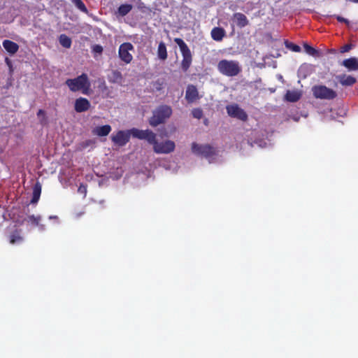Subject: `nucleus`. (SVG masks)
Listing matches in <instances>:
<instances>
[{
  "mask_svg": "<svg viewBox=\"0 0 358 358\" xmlns=\"http://www.w3.org/2000/svg\"><path fill=\"white\" fill-rule=\"evenodd\" d=\"M217 69L221 74L233 77L241 71V66L238 61L222 59L217 64Z\"/></svg>",
  "mask_w": 358,
  "mask_h": 358,
  "instance_id": "1",
  "label": "nucleus"
},
{
  "mask_svg": "<svg viewBox=\"0 0 358 358\" xmlns=\"http://www.w3.org/2000/svg\"><path fill=\"white\" fill-rule=\"evenodd\" d=\"M66 84L72 92L81 90L83 94H87L90 87L88 77L85 73L74 79H68Z\"/></svg>",
  "mask_w": 358,
  "mask_h": 358,
  "instance_id": "2",
  "label": "nucleus"
},
{
  "mask_svg": "<svg viewBox=\"0 0 358 358\" xmlns=\"http://www.w3.org/2000/svg\"><path fill=\"white\" fill-rule=\"evenodd\" d=\"M172 114V109L166 105L160 106L153 111L152 116L150 119V124L156 127L163 123Z\"/></svg>",
  "mask_w": 358,
  "mask_h": 358,
  "instance_id": "3",
  "label": "nucleus"
},
{
  "mask_svg": "<svg viewBox=\"0 0 358 358\" xmlns=\"http://www.w3.org/2000/svg\"><path fill=\"white\" fill-rule=\"evenodd\" d=\"M191 150L193 154L205 157L208 159L210 162H212L213 156L215 155V149L208 144L192 143Z\"/></svg>",
  "mask_w": 358,
  "mask_h": 358,
  "instance_id": "4",
  "label": "nucleus"
},
{
  "mask_svg": "<svg viewBox=\"0 0 358 358\" xmlns=\"http://www.w3.org/2000/svg\"><path fill=\"white\" fill-rule=\"evenodd\" d=\"M174 41L179 46L180 52L182 55V68L184 71H187L192 63V54L190 50L186 43L179 38L174 39Z\"/></svg>",
  "mask_w": 358,
  "mask_h": 358,
  "instance_id": "5",
  "label": "nucleus"
},
{
  "mask_svg": "<svg viewBox=\"0 0 358 358\" xmlns=\"http://www.w3.org/2000/svg\"><path fill=\"white\" fill-rule=\"evenodd\" d=\"M151 144L153 145L155 152L157 154H169L173 152L176 148V144L173 141L166 140L159 143L156 141V136L154 138V142Z\"/></svg>",
  "mask_w": 358,
  "mask_h": 358,
  "instance_id": "6",
  "label": "nucleus"
},
{
  "mask_svg": "<svg viewBox=\"0 0 358 358\" xmlns=\"http://www.w3.org/2000/svg\"><path fill=\"white\" fill-rule=\"evenodd\" d=\"M312 90L313 95L317 99H332L336 96V92L323 85L315 86Z\"/></svg>",
  "mask_w": 358,
  "mask_h": 358,
  "instance_id": "7",
  "label": "nucleus"
},
{
  "mask_svg": "<svg viewBox=\"0 0 358 358\" xmlns=\"http://www.w3.org/2000/svg\"><path fill=\"white\" fill-rule=\"evenodd\" d=\"M134 51V48L131 43H124L119 48L118 55L122 61L125 64H129L133 59L131 52Z\"/></svg>",
  "mask_w": 358,
  "mask_h": 358,
  "instance_id": "8",
  "label": "nucleus"
},
{
  "mask_svg": "<svg viewBox=\"0 0 358 358\" xmlns=\"http://www.w3.org/2000/svg\"><path fill=\"white\" fill-rule=\"evenodd\" d=\"M227 113L231 117L238 119L241 121H246L248 115L238 104L231 103L226 107Z\"/></svg>",
  "mask_w": 358,
  "mask_h": 358,
  "instance_id": "9",
  "label": "nucleus"
},
{
  "mask_svg": "<svg viewBox=\"0 0 358 358\" xmlns=\"http://www.w3.org/2000/svg\"><path fill=\"white\" fill-rule=\"evenodd\" d=\"M130 136V130L118 131L112 134L111 140L115 144L122 146L129 141Z\"/></svg>",
  "mask_w": 358,
  "mask_h": 358,
  "instance_id": "10",
  "label": "nucleus"
},
{
  "mask_svg": "<svg viewBox=\"0 0 358 358\" xmlns=\"http://www.w3.org/2000/svg\"><path fill=\"white\" fill-rule=\"evenodd\" d=\"M130 134L134 137L146 140L150 144L154 142V138L155 137V134L148 129L139 130L137 129H133L130 130Z\"/></svg>",
  "mask_w": 358,
  "mask_h": 358,
  "instance_id": "11",
  "label": "nucleus"
},
{
  "mask_svg": "<svg viewBox=\"0 0 358 358\" xmlns=\"http://www.w3.org/2000/svg\"><path fill=\"white\" fill-rule=\"evenodd\" d=\"M200 98L199 92L196 87L194 85H188L186 90L185 99L189 103L196 101Z\"/></svg>",
  "mask_w": 358,
  "mask_h": 358,
  "instance_id": "12",
  "label": "nucleus"
},
{
  "mask_svg": "<svg viewBox=\"0 0 358 358\" xmlns=\"http://www.w3.org/2000/svg\"><path fill=\"white\" fill-rule=\"evenodd\" d=\"M232 20L234 23L241 28L248 24V20L246 16L241 13H235L232 17Z\"/></svg>",
  "mask_w": 358,
  "mask_h": 358,
  "instance_id": "13",
  "label": "nucleus"
},
{
  "mask_svg": "<svg viewBox=\"0 0 358 358\" xmlns=\"http://www.w3.org/2000/svg\"><path fill=\"white\" fill-rule=\"evenodd\" d=\"M90 106V103L89 101L85 98H79L75 103V110L78 113L86 111Z\"/></svg>",
  "mask_w": 358,
  "mask_h": 358,
  "instance_id": "14",
  "label": "nucleus"
},
{
  "mask_svg": "<svg viewBox=\"0 0 358 358\" xmlns=\"http://www.w3.org/2000/svg\"><path fill=\"white\" fill-rule=\"evenodd\" d=\"M301 95H302V93L300 90H287L285 95V99L287 101L295 102L301 98Z\"/></svg>",
  "mask_w": 358,
  "mask_h": 358,
  "instance_id": "15",
  "label": "nucleus"
},
{
  "mask_svg": "<svg viewBox=\"0 0 358 358\" xmlns=\"http://www.w3.org/2000/svg\"><path fill=\"white\" fill-rule=\"evenodd\" d=\"M342 64L349 71H356L358 69V59L352 57L343 61Z\"/></svg>",
  "mask_w": 358,
  "mask_h": 358,
  "instance_id": "16",
  "label": "nucleus"
},
{
  "mask_svg": "<svg viewBox=\"0 0 358 358\" xmlns=\"http://www.w3.org/2000/svg\"><path fill=\"white\" fill-rule=\"evenodd\" d=\"M3 46L8 52L12 55L17 52L19 49V46L17 43L9 40L3 41Z\"/></svg>",
  "mask_w": 358,
  "mask_h": 358,
  "instance_id": "17",
  "label": "nucleus"
},
{
  "mask_svg": "<svg viewBox=\"0 0 358 358\" xmlns=\"http://www.w3.org/2000/svg\"><path fill=\"white\" fill-rule=\"evenodd\" d=\"M108 81L112 83H117L119 85H122L123 83V77L122 73L118 71H113L108 76Z\"/></svg>",
  "mask_w": 358,
  "mask_h": 358,
  "instance_id": "18",
  "label": "nucleus"
},
{
  "mask_svg": "<svg viewBox=\"0 0 358 358\" xmlns=\"http://www.w3.org/2000/svg\"><path fill=\"white\" fill-rule=\"evenodd\" d=\"M111 131L110 125H104L101 127H97L93 130V133L99 136H106Z\"/></svg>",
  "mask_w": 358,
  "mask_h": 358,
  "instance_id": "19",
  "label": "nucleus"
},
{
  "mask_svg": "<svg viewBox=\"0 0 358 358\" xmlns=\"http://www.w3.org/2000/svg\"><path fill=\"white\" fill-rule=\"evenodd\" d=\"M224 33L225 31L223 29L215 27L211 31V36L215 41H220L224 37Z\"/></svg>",
  "mask_w": 358,
  "mask_h": 358,
  "instance_id": "20",
  "label": "nucleus"
},
{
  "mask_svg": "<svg viewBox=\"0 0 358 358\" xmlns=\"http://www.w3.org/2000/svg\"><path fill=\"white\" fill-rule=\"evenodd\" d=\"M339 82L343 85H352L355 83V78L351 76L343 75L338 76Z\"/></svg>",
  "mask_w": 358,
  "mask_h": 358,
  "instance_id": "21",
  "label": "nucleus"
},
{
  "mask_svg": "<svg viewBox=\"0 0 358 358\" xmlns=\"http://www.w3.org/2000/svg\"><path fill=\"white\" fill-rule=\"evenodd\" d=\"M157 55L158 57L162 60H165L167 58L166 47L163 42H161L159 44L157 48Z\"/></svg>",
  "mask_w": 358,
  "mask_h": 358,
  "instance_id": "22",
  "label": "nucleus"
},
{
  "mask_svg": "<svg viewBox=\"0 0 358 358\" xmlns=\"http://www.w3.org/2000/svg\"><path fill=\"white\" fill-rule=\"evenodd\" d=\"M41 221L40 216L30 215L27 217V222L31 224L38 226L40 230H44V226L42 224H39V222Z\"/></svg>",
  "mask_w": 358,
  "mask_h": 358,
  "instance_id": "23",
  "label": "nucleus"
},
{
  "mask_svg": "<svg viewBox=\"0 0 358 358\" xmlns=\"http://www.w3.org/2000/svg\"><path fill=\"white\" fill-rule=\"evenodd\" d=\"M41 185L39 184H36L34 186V190H33V198L31 200L32 203H36L38 201L40 195H41Z\"/></svg>",
  "mask_w": 358,
  "mask_h": 358,
  "instance_id": "24",
  "label": "nucleus"
},
{
  "mask_svg": "<svg viewBox=\"0 0 358 358\" xmlns=\"http://www.w3.org/2000/svg\"><path fill=\"white\" fill-rule=\"evenodd\" d=\"M132 8L130 4H122L118 8V13L121 16L126 15Z\"/></svg>",
  "mask_w": 358,
  "mask_h": 358,
  "instance_id": "25",
  "label": "nucleus"
},
{
  "mask_svg": "<svg viewBox=\"0 0 358 358\" xmlns=\"http://www.w3.org/2000/svg\"><path fill=\"white\" fill-rule=\"evenodd\" d=\"M59 43L63 47L66 48H69L71 45V41L70 38H69L67 36L64 34L60 36Z\"/></svg>",
  "mask_w": 358,
  "mask_h": 358,
  "instance_id": "26",
  "label": "nucleus"
},
{
  "mask_svg": "<svg viewBox=\"0 0 358 358\" xmlns=\"http://www.w3.org/2000/svg\"><path fill=\"white\" fill-rule=\"evenodd\" d=\"M22 241V238L19 235L18 233L13 234L10 236V243L11 244H18Z\"/></svg>",
  "mask_w": 358,
  "mask_h": 358,
  "instance_id": "27",
  "label": "nucleus"
},
{
  "mask_svg": "<svg viewBox=\"0 0 358 358\" xmlns=\"http://www.w3.org/2000/svg\"><path fill=\"white\" fill-rule=\"evenodd\" d=\"M74 5L81 11L87 13V10L81 0H71Z\"/></svg>",
  "mask_w": 358,
  "mask_h": 358,
  "instance_id": "28",
  "label": "nucleus"
},
{
  "mask_svg": "<svg viewBox=\"0 0 358 358\" xmlns=\"http://www.w3.org/2000/svg\"><path fill=\"white\" fill-rule=\"evenodd\" d=\"M303 47H304V50L307 54H308L310 55H313V56L316 55L317 50L315 48H313V47L310 46L308 44H304Z\"/></svg>",
  "mask_w": 358,
  "mask_h": 358,
  "instance_id": "29",
  "label": "nucleus"
},
{
  "mask_svg": "<svg viewBox=\"0 0 358 358\" xmlns=\"http://www.w3.org/2000/svg\"><path fill=\"white\" fill-rule=\"evenodd\" d=\"M192 114L194 117L196 119H201L203 116V112L200 108H194L192 111Z\"/></svg>",
  "mask_w": 358,
  "mask_h": 358,
  "instance_id": "30",
  "label": "nucleus"
},
{
  "mask_svg": "<svg viewBox=\"0 0 358 358\" xmlns=\"http://www.w3.org/2000/svg\"><path fill=\"white\" fill-rule=\"evenodd\" d=\"M92 50L94 53L101 54L103 52V48L99 45H95L93 46Z\"/></svg>",
  "mask_w": 358,
  "mask_h": 358,
  "instance_id": "31",
  "label": "nucleus"
},
{
  "mask_svg": "<svg viewBox=\"0 0 358 358\" xmlns=\"http://www.w3.org/2000/svg\"><path fill=\"white\" fill-rule=\"evenodd\" d=\"M287 47L290 50H292V51L296 52H298L301 51V48L299 45H297L290 44V45H288Z\"/></svg>",
  "mask_w": 358,
  "mask_h": 358,
  "instance_id": "32",
  "label": "nucleus"
},
{
  "mask_svg": "<svg viewBox=\"0 0 358 358\" xmlns=\"http://www.w3.org/2000/svg\"><path fill=\"white\" fill-rule=\"evenodd\" d=\"M78 192L83 194L85 196L87 193V187L85 185H81L78 188Z\"/></svg>",
  "mask_w": 358,
  "mask_h": 358,
  "instance_id": "33",
  "label": "nucleus"
},
{
  "mask_svg": "<svg viewBox=\"0 0 358 358\" xmlns=\"http://www.w3.org/2000/svg\"><path fill=\"white\" fill-rule=\"evenodd\" d=\"M336 19H337L339 22H345V24H349V21H348L347 19H345V18H344V17H341V16H336Z\"/></svg>",
  "mask_w": 358,
  "mask_h": 358,
  "instance_id": "34",
  "label": "nucleus"
},
{
  "mask_svg": "<svg viewBox=\"0 0 358 358\" xmlns=\"http://www.w3.org/2000/svg\"><path fill=\"white\" fill-rule=\"evenodd\" d=\"M351 48L350 45H345L343 49H342V52H348L349 51V50Z\"/></svg>",
  "mask_w": 358,
  "mask_h": 358,
  "instance_id": "35",
  "label": "nucleus"
},
{
  "mask_svg": "<svg viewBox=\"0 0 358 358\" xmlns=\"http://www.w3.org/2000/svg\"><path fill=\"white\" fill-rule=\"evenodd\" d=\"M42 113H43V111L42 110H40L38 111V115H42Z\"/></svg>",
  "mask_w": 358,
  "mask_h": 358,
  "instance_id": "36",
  "label": "nucleus"
},
{
  "mask_svg": "<svg viewBox=\"0 0 358 358\" xmlns=\"http://www.w3.org/2000/svg\"><path fill=\"white\" fill-rule=\"evenodd\" d=\"M352 2L358 3V0H350Z\"/></svg>",
  "mask_w": 358,
  "mask_h": 358,
  "instance_id": "37",
  "label": "nucleus"
},
{
  "mask_svg": "<svg viewBox=\"0 0 358 358\" xmlns=\"http://www.w3.org/2000/svg\"><path fill=\"white\" fill-rule=\"evenodd\" d=\"M52 218H55V219H56V218H57V216H50V219H52Z\"/></svg>",
  "mask_w": 358,
  "mask_h": 358,
  "instance_id": "38",
  "label": "nucleus"
}]
</instances>
